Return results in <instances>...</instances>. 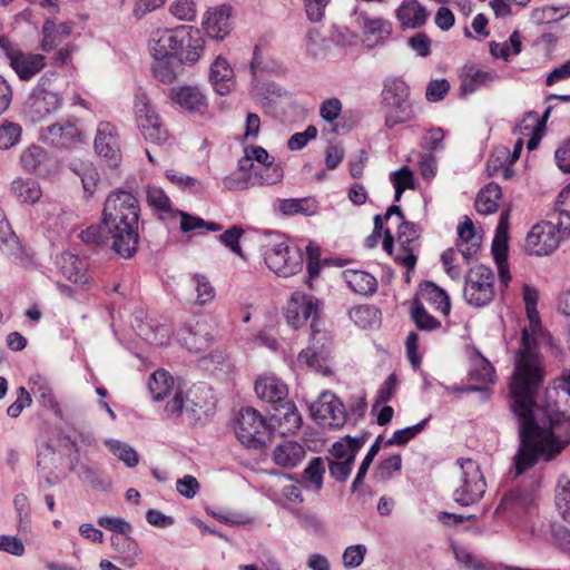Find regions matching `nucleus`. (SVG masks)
<instances>
[{
	"mask_svg": "<svg viewBox=\"0 0 570 570\" xmlns=\"http://www.w3.org/2000/svg\"><path fill=\"white\" fill-rule=\"evenodd\" d=\"M522 296L529 328L522 331L523 346L517 353L510 383L511 410L518 419L519 429V446L510 470L513 476L523 474L539 462L554 460L570 442L569 435L562 438L556 432V410L551 405H539L537 400L544 379L542 358L533 346V336L540 330L538 291L524 285Z\"/></svg>",
	"mask_w": 570,
	"mask_h": 570,
	"instance_id": "nucleus-1",
	"label": "nucleus"
},
{
	"mask_svg": "<svg viewBox=\"0 0 570 570\" xmlns=\"http://www.w3.org/2000/svg\"><path fill=\"white\" fill-rule=\"evenodd\" d=\"M139 202L134 194L122 189L111 191L102 209V224L112 237L114 250L130 258L137 250Z\"/></svg>",
	"mask_w": 570,
	"mask_h": 570,
	"instance_id": "nucleus-2",
	"label": "nucleus"
},
{
	"mask_svg": "<svg viewBox=\"0 0 570 570\" xmlns=\"http://www.w3.org/2000/svg\"><path fill=\"white\" fill-rule=\"evenodd\" d=\"M214 393L206 384H195L184 392L178 389L166 404V412L173 416L186 415L188 420H199L215 407Z\"/></svg>",
	"mask_w": 570,
	"mask_h": 570,
	"instance_id": "nucleus-3",
	"label": "nucleus"
},
{
	"mask_svg": "<svg viewBox=\"0 0 570 570\" xmlns=\"http://www.w3.org/2000/svg\"><path fill=\"white\" fill-rule=\"evenodd\" d=\"M382 97L386 127L393 128L396 125L410 121L414 117V110L410 101V89L402 79H387L384 83Z\"/></svg>",
	"mask_w": 570,
	"mask_h": 570,
	"instance_id": "nucleus-4",
	"label": "nucleus"
},
{
	"mask_svg": "<svg viewBox=\"0 0 570 570\" xmlns=\"http://www.w3.org/2000/svg\"><path fill=\"white\" fill-rule=\"evenodd\" d=\"M460 474L453 491V500L462 507L479 502L487 490V482L480 465L471 459L456 461Z\"/></svg>",
	"mask_w": 570,
	"mask_h": 570,
	"instance_id": "nucleus-5",
	"label": "nucleus"
},
{
	"mask_svg": "<svg viewBox=\"0 0 570 570\" xmlns=\"http://www.w3.org/2000/svg\"><path fill=\"white\" fill-rule=\"evenodd\" d=\"M291 367L298 372L311 370L322 375L332 373V344L326 333L313 332L309 344L292 361Z\"/></svg>",
	"mask_w": 570,
	"mask_h": 570,
	"instance_id": "nucleus-6",
	"label": "nucleus"
},
{
	"mask_svg": "<svg viewBox=\"0 0 570 570\" xmlns=\"http://www.w3.org/2000/svg\"><path fill=\"white\" fill-rule=\"evenodd\" d=\"M264 259L268 268L282 277L293 276L303 267V256L299 249L291 247L281 237L265 245Z\"/></svg>",
	"mask_w": 570,
	"mask_h": 570,
	"instance_id": "nucleus-7",
	"label": "nucleus"
},
{
	"mask_svg": "<svg viewBox=\"0 0 570 570\" xmlns=\"http://www.w3.org/2000/svg\"><path fill=\"white\" fill-rule=\"evenodd\" d=\"M235 434L243 445L258 450L266 444L269 424L257 410L243 407L236 416Z\"/></svg>",
	"mask_w": 570,
	"mask_h": 570,
	"instance_id": "nucleus-8",
	"label": "nucleus"
},
{
	"mask_svg": "<svg viewBox=\"0 0 570 570\" xmlns=\"http://www.w3.org/2000/svg\"><path fill=\"white\" fill-rule=\"evenodd\" d=\"M495 295L494 273L484 265H476L465 275L463 297L473 307H483L490 304Z\"/></svg>",
	"mask_w": 570,
	"mask_h": 570,
	"instance_id": "nucleus-9",
	"label": "nucleus"
},
{
	"mask_svg": "<svg viewBox=\"0 0 570 570\" xmlns=\"http://www.w3.org/2000/svg\"><path fill=\"white\" fill-rule=\"evenodd\" d=\"M135 116L138 128L146 140L156 145H163L168 140V131L148 97L142 91L135 95Z\"/></svg>",
	"mask_w": 570,
	"mask_h": 570,
	"instance_id": "nucleus-10",
	"label": "nucleus"
},
{
	"mask_svg": "<svg viewBox=\"0 0 570 570\" xmlns=\"http://www.w3.org/2000/svg\"><path fill=\"white\" fill-rule=\"evenodd\" d=\"M0 49L3 51L20 80H30L46 66V58L40 53L23 52L17 43L0 36Z\"/></svg>",
	"mask_w": 570,
	"mask_h": 570,
	"instance_id": "nucleus-11",
	"label": "nucleus"
},
{
	"mask_svg": "<svg viewBox=\"0 0 570 570\" xmlns=\"http://www.w3.org/2000/svg\"><path fill=\"white\" fill-rule=\"evenodd\" d=\"M61 105V94L48 88L46 79L41 78L28 99L26 114L32 122H39L58 110Z\"/></svg>",
	"mask_w": 570,
	"mask_h": 570,
	"instance_id": "nucleus-12",
	"label": "nucleus"
},
{
	"mask_svg": "<svg viewBox=\"0 0 570 570\" xmlns=\"http://www.w3.org/2000/svg\"><path fill=\"white\" fill-rule=\"evenodd\" d=\"M322 302L304 292H294L284 309L286 323L294 330L306 324L308 320L313 322L318 317Z\"/></svg>",
	"mask_w": 570,
	"mask_h": 570,
	"instance_id": "nucleus-13",
	"label": "nucleus"
},
{
	"mask_svg": "<svg viewBox=\"0 0 570 570\" xmlns=\"http://www.w3.org/2000/svg\"><path fill=\"white\" fill-rule=\"evenodd\" d=\"M311 414L317 424L333 429L342 428L347 417L344 404L330 391L322 392L311 405Z\"/></svg>",
	"mask_w": 570,
	"mask_h": 570,
	"instance_id": "nucleus-14",
	"label": "nucleus"
},
{
	"mask_svg": "<svg viewBox=\"0 0 570 570\" xmlns=\"http://www.w3.org/2000/svg\"><path fill=\"white\" fill-rule=\"evenodd\" d=\"M420 230L417 226L410 222H401L397 225V248L395 261L404 266L407 272L416 265V253L420 247Z\"/></svg>",
	"mask_w": 570,
	"mask_h": 570,
	"instance_id": "nucleus-15",
	"label": "nucleus"
},
{
	"mask_svg": "<svg viewBox=\"0 0 570 570\" xmlns=\"http://www.w3.org/2000/svg\"><path fill=\"white\" fill-rule=\"evenodd\" d=\"M508 229L509 210L501 213L495 229V236L492 242V254L497 264L500 283L508 286L511 281V274L507 262L508 255Z\"/></svg>",
	"mask_w": 570,
	"mask_h": 570,
	"instance_id": "nucleus-16",
	"label": "nucleus"
},
{
	"mask_svg": "<svg viewBox=\"0 0 570 570\" xmlns=\"http://www.w3.org/2000/svg\"><path fill=\"white\" fill-rule=\"evenodd\" d=\"M562 243L547 222L534 225L527 235L525 247L531 255L547 256L552 254Z\"/></svg>",
	"mask_w": 570,
	"mask_h": 570,
	"instance_id": "nucleus-17",
	"label": "nucleus"
},
{
	"mask_svg": "<svg viewBox=\"0 0 570 570\" xmlns=\"http://www.w3.org/2000/svg\"><path fill=\"white\" fill-rule=\"evenodd\" d=\"M356 22L362 29V41L365 47L374 48L392 33V23L381 17H372L364 11H356Z\"/></svg>",
	"mask_w": 570,
	"mask_h": 570,
	"instance_id": "nucleus-18",
	"label": "nucleus"
},
{
	"mask_svg": "<svg viewBox=\"0 0 570 570\" xmlns=\"http://www.w3.org/2000/svg\"><path fill=\"white\" fill-rule=\"evenodd\" d=\"M95 150L111 167L118 166L121 159L120 142L117 128L112 124L108 121L99 122L95 137Z\"/></svg>",
	"mask_w": 570,
	"mask_h": 570,
	"instance_id": "nucleus-19",
	"label": "nucleus"
},
{
	"mask_svg": "<svg viewBox=\"0 0 570 570\" xmlns=\"http://www.w3.org/2000/svg\"><path fill=\"white\" fill-rule=\"evenodd\" d=\"M56 265L60 274L81 289H88L91 277L88 274V266L77 255L63 252L56 258Z\"/></svg>",
	"mask_w": 570,
	"mask_h": 570,
	"instance_id": "nucleus-20",
	"label": "nucleus"
},
{
	"mask_svg": "<svg viewBox=\"0 0 570 570\" xmlns=\"http://www.w3.org/2000/svg\"><path fill=\"white\" fill-rule=\"evenodd\" d=\"M232 7L222 4L209 8L203 18L206 33L216 40L225 39L232 31Z\"/></svg>",
	"mask_w": 570,
	"mask_h": 570,
	"instance_id": "nucleus-21",
	"label": "nucleus"
},
{
	"mask_svg": "<svg viewBox=\"0 0 570 570\" xmlns=\"http://www.w3.org/2000/svg\"><path fill=\"white\" fill-rule=\"evenodd\" d=\"M46 139L58 147H70L82 141V130L77 119L53 124L46 129Z\"/></svg>",
	"mask_w": 570,
	"mask_h": 570,
	"instance_id": "nucleus-22",
	"label": "nucleus"
},
{
	"mask_svg": "<svg viewBox=\"0 0 570 570\" xmlns=\"http://www.w3.org/2000/svg\"><path fill=\"white\" fill-rule=\"evenodd\" d=\"M269 429L282 435L294 434L302 424V416L294 403L287 402L275 409L269 419Z\"/></svg>",
	"mask_w": 570,
	"mask_h": 570,
	"instance_id": "nucleus-23",
	"label": "nucleus"
},
{
	"mask_svg": "<svg viewBox=\"0 0 570 570\" xmlns=\"http://www.w3.org/2000/svg\"><path fill=\"white\" fill-rule=\"evenodd\" d=\"M10 196L22 206H33L42 197L40 183L31 177H16L9 185Z\"/></svg>",
	"mask_w": 570,
	"mask_h": 570,
	"instance_id": "nucleus-24",
	"label": "nucleus"
},
{
	"mask_svg": "<svg viewBox=\"0 0 570 570\" xmlns=\"http://www.w3.org/2000/svg\"><path fill=\"white\" fill-rule=\"evenodd\" d=\"M306 451L303 444L293 440L278 443L272 454L273 462L283 469H294L303 462Z\"/></svg>",
	"mask_w": 570,
	"mask_h": 570,
	"instance_id": "nucleus-25",
	"label": "nucleus"
},
{
	"mask_svg": "<svg viewBox=\"0 0 570 570\" xmlns=\"http://www.w3.org/2000/svg\"><path fill=\"white\" fill-rule=\"evenodd\" d=\"M458 237L455 249L461 253L462 261L469 264L481 248V238L475 235L473 222L469 217H464L458 226Z\"/></svg>",
	"mask_w": 570,
	"mask_h": 570,
	"instance_id": "nucleus-26",
	"label": "nucleus"
},
{
	"mask_svg": "<svg viewBox=\"0 0 570 570\" xmlns=\"http://www.w3.org/2000/svg\"><path fill=\"white\" fill-rule=\"evenodd\" d=\"M256 395L268 403H282L287 394V385L276 375L266 374L258 377L255 382Z\"/></svg>",
	"mask_w": 570,
	"mask_h": 570,
	"instance_id": "nucleus-27",
	"label": "nucleus"
},
{
	"mask_svg": "<svg viewBox=\"0 0 570 570\" xmlns=\"http://www.w3.org/2000/svg\"><path fill=\"white\" fill-rule=\"evenodd\" d=\"M209 80L214 90L226 96L232 92L235 87V75L229 62L218 56L210 66Z\"/></svg>",
	"mask_w": 570,
	"mask_h": 570,
	"instance_id": "nucleus-28",
	"label": "nucleus"
},
{
	"mask_svg": "<svg viewBox=\"0 0 570 570\" xmlns=\"http://www.w3.org/2000/svg\"><path fill=\"white\" fill-rule=\"evenodd\" d=\"M395 16L403 29H417L425 24L429 11L419 0H403Z\"/></svg>",
	"mask_w": 570,
	"mask_h": 570,
	"instance_id": "nucleus-29",
	"label": "nucleus"
},
{
	"mask_svg": "<svg viewBox=\"0 0 570 570\" xmlns=\"http://www.w3.org/2000/svg\"><path fill=\"white\" fill-rule=\"evenodd\" d=\"M149 51L158 61L171 57L180 47V41L169 29H157L149 39Z\"/></svg>",
	"mask_w": 570,
	"mask_h": 570,
	"instance_id": "nucleus-30",
	"label": "nucleus"
},
{
	"mask_svg": "<svg viewBox=\"0 0 570 570\" xmlns=\"http://www.w3.org/2000/svg\"><path fill=\"white\" fill-rule=\"evenodd\" d=\"M20 166L23 170L40 176H47L51 173V158L48 153L38 145H31L22 150L19 158Z\"/></svg>",
	"mask_w": 570,
	"mask_h": 570,
	"instance_id": "nucleus-31",
	"label": "nucleus"
},
{
	"mask_svg": "<svg viewBox=\"0 0 570 570\" xmlns=\"http://www.w3.org/2000/svg\"><path fill=\"white\" fill-rule=\"evenodd\" d=\"M169 97L180 108L188 111L203 112L207 107L206 98L198 87H174L169 91Z\"/></svg>",
	"mask_w": 570,
	"mask_h": 570,
	"instance_id": "nucleus-32",
	"label": "nucleus"
},
{
	"mask_svg": "<svg viewBox=\"0 0 570 570\" xmlns=\"http://www.w3.org/2000/svg\"><path fill=\"white\" fill-rule=\"evenodd\" d=\"M498 78L499 76L495 71L465 67L460 75V90L463 95H471L482 87H488Z\"/></svg>",
	"mask_w": 570,
	"mask_h": 570,
	"instance_id": "nucleus-33",
	"label": "nucleus"
},
{
	"mask_svg": "<svg viewBox=\"0 0 570 570\" xmlns=\"http://www.w3.org/2000/svg\"><path fill=\"white\" fill-rule=\"evenodd\" d=\"M111 547L118 553L119 561L127 568H134L141 556V550L136 540L125 535H112Z\"/></svg>",
	"mask_w": 570,
	"mask_h": 570,
	"instance_id": "nucleus-34",
	"label": "nucleus"
},
{
	"mask_svg": "<svg viewBox=\"0 0 570 570\" xmlns=\"http://www.w3.org/2000/svg\"><path fill=\"white\" fill-rule=\"evenodd\" d=\"M146 199L160 219L170 223L177 209L173 208L170 198L160 187L155 185L148 186L146 189Z\"/></svg>",
	"mask_w": 570,
	"mask_h": 570,
	"instance_id": "nucleus-35",
	"label": "nucleus"
},
{
	"mask_svg": "<svg viewBox=\"0 0 570 570\" xmlns=\"http://www.w3.org/2000/svg\"><path fill=\"white\" fill-rule=\"evenodd\" d=\"M342 278L347 286L360 295H371L376 291V278L367 272L346 269L342 272Z\"/></svg>",
	"mask_w": 570,
	"mask_h": 570,
	"instance_id": "nucleus-36",
	"label": "nucleus"
},
{
	"mask_svg": "<svg viewBox=\"0 0 570 570\" xmlns=\"http://www.w3.org/2000/svg\"><path fill=\"white\" fill-rule=\"evenodd\" d=\"M278 209L287 216H313L318 212V203L313 197L287 198L278 200Z\"/></svg>",
	"mask_w": 570,
	"mask_h": 570,
	"instance_id": "nucleus-37",
	"label": "nucleus"
},
{
	"mask_svg": "<svg viewBox=\"0 0 570 570\" xmlns=\"http://www.w3.org/2000/svg\"><path fill=\"white\" fill-rule=\"evenodd\" d=\"M29 385L31 392L43 407H47L55 413H59V404L56 401L53 391L46 379L39 374H35L30 376Z\"/></svg>",
	"mask_w": 570,
	"mask_h": 570,
	"instance_id": "nucleus-38",
	"label": "nucleus"
},
{
	"mask_svg": "<svg viewBox=\"0 0 570 570\" xmlns=\"http://www.w3.org/2000/svg\"><path fill=\"white\" fill-rule=\"evenodd\" d=\"M72 24L70 22L56 23L46 21L42 27L43 38L41 48L49 51L60 45V42L71 33Z\"/></svg>",
	"mask_w": 570,
	"mask_h": 570,
	"instance_id": "nucleus-39",
	"label": "nucleus"
},
{
	"mask_svg": "<svg viewBox=\"0 0 570 570\" xmlns=\"http://www.w3.org/2000/svg\"><path fill=\"white\" fill-rule=\"evenodd\" d=\"M419 296L420 298L431 303L434 308L443 315H448L450 313L451 304L448 294L434 283L424 282L421 284Z\"/></svg>",
	"mask_w": 570,
	"mask_h": 570,
	"instance_id": "nucleus-40",
	"label": "nucleus"
},
{
	"mask_svg": "<svg viewBox=\"0 0 570 570\" xmlns=\"http://www.w3.org/2000/svg\"><path fill=\"white\" fill-rule=\"evenodd\" d=\"M69 168L81 180L85 193L89 196L94 194L99 183V174L91 161H72Z\"/></svg>",
	"mask_w": 570,
	"mask_h": 570,
	"instance_id": "nucleus-41",
	"label": "nucleus"
},
{
	"mask_svg": "<svg viewBox=\"0 0 570 570\" xmlns=\"http://www.w3.org/2000/svg\"><path fill=\"white\" fill-rule=\"evenodd\" d=\"M500 198V186L494 183L488 184L476 196L474 204L476 212L482 215L493 214L498 209V202Z\"/></svg>",
	"mask_w": 570,
	"mask_h": 570,
	"instance_id": "nucleus-42",
	"label": "nucleus"
},
{
	"mask_svg": "<svg viewBox=\"0 0 570 570\" xmlns=\"http://www.w3.org/2000/svg\"><path fill=\"white\" fill-rule=\"evenodd\" d=\"M471 360L470 380L480 385L493 383L495 380V371L492 364L478 351Z\"/></svg>",
	"mask_w": 570,
	"mask_h": 570,
	"instance_id": "nucleus-43",
	"label": "nucleus"
},
{
	"mask_svg": "<svg viewBox=\"0 0 570 570\" xmlns=\"http://www.w3.org/2000/svg\"><path fill=\"white\" fill-rule=\"evenodd\" d=\"M351 321L362 328H372L381 322V313L373 305H357L348 312Z\"/></svg>",
	"mask_w": 570,
	"mask_h": 570,
	"instance_id": "nucleus-44",
	"label": "nucleus"
},
{
	"mask_svg": "<svg viewBox=\"0 0 570 570\" xmlns=\"http://www.w3.org/2000/svg\"><path fill=\"white\" fill-rule=\"evenodd\" d=\"M273 501L292 513H295L296 508L303 503V493L299 485L288 484L282 488L279 492H274L271 497Z\"/></svg>",
	"mask_w": 570,
	"mask_h": 570,
	"instance_id": "nucleus-45",
	"label": "nucleus"
},
{
	"mask_svg": "<svg viewBox=\"0 0 570 570\" xmlns=\"http://www.w3.org/2000/svg\"><path fill=\"white\" fill-rule=\"evenodd\" d=\"M174 386L173 376L165 370H157L148 381V387L155 401L165 399Z\"/></svg>",
	"mask_w": 570,
	"mask_h": 570,
	"instance_id": "nucleus-46",
	"label": "nucleus"
},
{
	"mask_svg": "<svg viewBox=\"0 0 570 570\" xmlns=\"http://www.w3.org/2000/svg\"><path fill=\"white\" fill-rule=\"evenodd\" d=\"M556 507L561 518L570 522V479L567 475H560L556 485Z\"/></svg>",
	"mask_w": 570,
	"mask_h": 570,
	"instance_id": "nucleus-47",
	"label": "nucleus"
},
{
	"mask_svg": "<svg viewBox=\"0 0 570 570\" xmlns=\"http://www.w3.org/2000/svg\"><path fill=\"white\" fill-rule=\"evenodd\" d=\"M363 442L356 439L346 438L335 442L331 449V460L354 461L362 448Z\"/></svg>",
	"mask_w": 570,
	"mask_h": 570,
	"instance_id": "nucleus-48",
	"label": "nucleus"
},
{
	"mask_svg": "<svg viewBox=\"0 0 570 570\" xmlns=\"http://www.w3.org/2000/svg\"><path fill=\"white\" fill-rule=\"evenodd\" d=\"M105 444L108 450L128 468H135L139 463L137 451L128 443L119 440H106Z\"/></svg>",
	"mask_w": 570,
	"mask_h": 570,
	"instance_id": "nucleus-49",
	"label": "nucleus"
},
{
	"mask_svg": "<svg viewBox=\"0 0 570 570\" xmlns=\"http://www.w3.org/2000/svg\"><path fill=\"white\" fill-rule=\"evenodd\" d=\"M191 285L196 292V305L204 306L214 301L216 292L207 277L195 275L191 277Z\"/></svg>",
	"mask_w": 570,
	"mask_h": 570,
	"instance_id": "nucleus-50",
	"label": "nucleus"
},
{
	"mask_svg": "<svg viewBox=\"0 0 570 570\" xmlns=\"http://www.w3.org/2000/svg\"><path fill=\"white\" fill-rule=\"evenodd\" d=\"M283 169L278 164L257 166L253 174L255 186L275 185L283 179Z\"/></svg>",
	"mask_w": 570,
	"mask_h": 570,
	"instance_id": "nucleus-51",
	"label": "nucleus"
},
{
	"mask_svg": "<svg viewBox=\"0 0 570 570\" xmlns=\"http://www.w3.org/2000/svg\"><path fill=\"white\" fill-rule=\"evenodd\" d=\"M430 417H426L419 422L417 424L406 426L404 429L397 430L393 433V435L384 442L385 446L392 445H405L409 441L414 439L417 434H420L426 426Z\"/></svg>",
	"mask_w": 570,
	"mask_h": 570,
	"instance_id": "nucleus-52",
	"label": "nucleus"
},
{
	"mask_svg": "<svg viewBox=\"0 0 570 570\" xmlns=\"http://www.w3.org/2000/svg\"><path fill=\"white\" fill-rule=\"evenodd\" d=\"M411 316L416 327L420 330L432 331L440 326V322L425 311L420 298L413 301L411 305Z\"/></svg>",
	"mask_w": 570,
	"mask_h": 570,
	"instance_id": "nucleus-53",
	"label": "nucleus"
},
{
	"mask_svg": "<svg viewBox=\"0 0 570 570\" xmlns=\"http://www.w3.org/2000/svg\"><path fill=\"white\" fill-rule=\"evenodd\" d=\"M390 179L394 186L395 194L394 200L399 202L405 189L414 188L413 173L409 167H402L401 169L391 173Z\"/></svg>",
	"mask_w": 570,
	"mask_h": 570,
	"instance_id": "nucleus-54",
	"label": "nucleus"
},
{
	"mask_svg": "<svg viewBox=\"0 0 570 570\" xmlns=\"http://www.w3.org/2000/svg\"><path fill=\"white\" fill-rule=\"evenodd\" d=\"M325 474V462L322 458L312 459L304 470L305 480L313 485L315 491L323 487V476Z\"/></svg>",
	"mask_w": 570,
	"mask_h": 570,
	"instance_id": "nucleus-55",
	"label": "nucleus"
},
{
	"mask_svg": "<svg viewBox=\"0 0 570 570\" xmlns=\"http://www.w3.org/2000/svg\"><path fill=\"white\" fill-rule=\"evenodd\" d=\"M17 246L18 238L11 229L3 208L0 207V249L13 255Z\"/></svg>",
	"mask_w": 570,
	"mask_h": 570,
	"instance_id": "nucleus-56",
	"label": "nucleus"
},
{
	"mask_svg": "<svg viewBox=\"0 0 570 570\" xmlns=\"http://www.w3.org/2000/svg\"><path fill=\"white\" fill-rule=\"evenodd\" d=\"M169 12L180 21H193L197 16L195 0H174L169 6Z\"/></svg>",
	"mask_w": 570,
	"mask_h": 570,
	"instance_id": "nucleus-57",
	"label": "nucleus"
},
{
	"mask_svg": "<svg viewBox=\"0 0 570 570\" xmlns=\"http://www.w3.org/2000/svg\"><path fill=\"white\" fill-rule=\"evenodd\" d=\"M180 335L186 347L195 353L204 351L208 345L209 340L207 335H203L198 331H194V328L190 325H186L181 330Z\"/></svg>",
	"mask_w": 570,
	"mask_h": 570,
	"instance_id": "nucleus-58",
	"label": "nucleus"
},
{
	"mask_svg": "<svg viewBox=\"0 0 570 570\" xmlns=\"http://www.w3.org/2000/svg\"><path fill=\"white\" fill-rule=\"evenodd\" d=\"M441 261L445 273L453 281H460L462 276V268L460 266V261H462L461 253L454 248H449L442 254Z\"/></svg>",
	"mask_w": 570,
	"mask_h": 570,
	"instance_id": "nucleus-59",
	"label": "nucleus"
},
{
	"mask_svg": "<svg viewBox=\"0 0 570 570\" xmlns=\"http://www.w3.org/2000/svg\"><path fill=\"white\" fill-rule=\"evenodd\" d=\"M170 223H178L181 233H190L202 229L206 225V220L198 216L190 215L183 210H177Z\"/></svg>",
	"mask_w": 570,
	"mask_h": 570,
	"instance_id": "nucleus-60",
	"label": "nucleus"
},
{
	"mask_svg": "<svg viewBox=\"0 0 570 570\" xmlns=\"http://www.w3.org/2000/svg\"><path fill=\"white\" fill-rule=\"evenodd\" d=\"M227 190H246L255 186L253 174H244L236 169L223 180Z\"/></svg>",
	"mask_w": 570,
	"mask_h": 570,
	"instance_id": "nucleus-61",
	"label": "nucleus"
},
{
	"mask_svg": "<svg viewBox=\"0 0 570 570\" xmlns=\"http://www.w3.org/2000/svg\"><path fill=\"white\" fill-rule=\"evenodd\" d=\"M18 124L6 121L0 126V149L7 150L17 145L21 137Z\"/></svg>",
	"mask_w": 570,
	"mask_h": 570,
	"instance_id": "nucleus-62",
	"label": "nucleus"
},
{
	"mask_svg": "<svg viewBox=\"0 0 570 570\" xmlns=\"http://www.w3.org/2000/svg\"><path fill=\"white\" fill-rule=\"evenodd\" d=\"M547 224L553 226V232L563 242L570 236V212L562 209L551 215Z\"/></svg>",
	"mask_w": 570,
	"mask_h": 570,
	"instance_id": "nucleus-63",
	"label": "nucleus"
},
{
	"mask_svg": "<svg viewBox=\"0 0 570 570\" xmlns=\"http://www.w3.org/2000/svg\"><path fill=\"white\" fill-rule=\"evenodd\" d=\"M366 552L367 549L365 544L358 543L348 546L345 548L342 556L343 566L350 569L360 567L364 561Z\"/></svg>",
	"mask_w": 570,
	"mask_h": 570,
	"instance_id": "nucleus-64",
	"label": "nucleus"
}]
</instances>
